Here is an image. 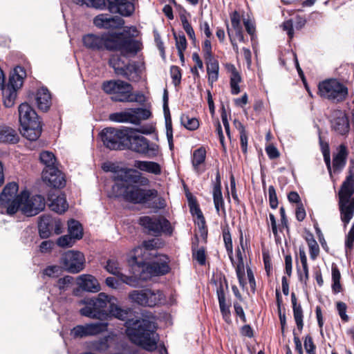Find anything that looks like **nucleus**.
Instances as JSON below:
<instances>
[{
  "mask_svg": "<svg viewBox=\"0 0 354 354\" xmlns=\"http://www.w3.org/2000/svg\"><path fill=\"white\" fill-rule=\"evenodd\" d=\"M78 304L84 306L80 310V315L91 319H102L111 315L125 320L131 313L130 309L121 308L116 297L104 292H100L96 297L81 299Z\"/></svg>",
  "mask_w": 354,
  "mask_h": 354,
  "instance_id": "obj_1",
  "label": "nucleus"
},
{
  "mask_svg": "<svg viewBox=\"0 0 354 354\" xmlns=\"http://www.w3.org/2000/svg\"><path fill=\"white\" fill-rule=\"evenodd\" d=\"M126 334L134 344L148 351L157 348L158 335L156 333V324L149 319H128L125 322Z\"/></svg>",
  "mask_w": 354,
  "mask_h": 354,
  "instance_id": "obj_2",
  "label": "nucleus"
},
{
  "mask_svg": "<svg viewBox=\"0 0 354 354\" xmlns=\"http://www.w3.org/2000/svg\"><path fill=\"white\" fill-rule=\"evenodd\" d=\"M18 112L22 136L30 141L37 140L41 136L42 129L36 111L28 103H22L18 108Z\"/></svg>",
  "mask_w": 354,
  "mask_h": 354,
  "instance_id": "obj_3",
  "label": "nucleus"
},
{
  "mask_svg": "<svg viewBox=\"0 0 354 354\" xmlns=\"http://www.w3.org/2000/svg\"><path fill=\"white\" fill-rule=\"evenodd\" d=\"M128 183L131 181L115 183L112 190L115 197H122L133 203H145L158 196V192L154 189H144L137 185L127 184Z\"/></svg>",
  "mask_w": 354,
  "mask_h": 354,
  "instance_id": "obj_4",
  "label": "nucleus"
},
{
  "mask_svg": "<svg viewBox=\"0 0 354 354\" xmlns=\"http://www.w3.org/2000/svg\"><path fill=\"white\" fill-rule=\"evenodd\" d=\"M153 131V129L151 127L146 129L142 127L139 130L128 129L126 140L129 142V149L149 158L156 157L158 153V146L155 143H151L146 138L136 133L140 132L144 134H150Z\"/></svg>",
  "mask_w": 354,
  "mask_h": 354,
  "instance_id": "obj_5",
  "label": "nucleus"
},
{
  "mask_svg": "<svg viewBox=\"0 0 354 354\" xmlns=\"http://www.w3.org/2000/svg\"><path fill=\"white\" fill-rule=\"evenodd\" d=\"M354 177L351 171L341 186L339 191V205L341 220L344 227L350 222L354 213Z\"/></svg>",
  "mask_w": 354,
  "mask_h": 354,
  "instance_id": "obj_6",
  "label": "nucleus"
},
{
  "mask_svg": "<svg viewBox=\"0 0 354 354\" xmlns=\"http://www.w3.org/2000/svg\"><path fill=\"white\" fill-rule=\"evenodd\" d=\"M102 89L105 93L113 95L112 100L117 102H134L143 97L140 93H133L131 84L120 80L104 82Z\"/></svg>",
  "mask_w": 354,
  "mask_h": 354,
  "instance_id": "obj_7",
  "label": "nucleus"
},
{
  "mask_svg": "<svg viewBox=\"0 0 354 354\" xmlns=\"http://www.w3.org/2000/svg\"><path fill=\"white\" fill-rule=\"evenodd\" d=\"M18 184L8 183L0 194V207L8 215H14L19 211L23 198V191L18 193Z\"/></svg>",
  "mask_w": 354,
  "mask_h": 354,
  "instance_id": "obj_8",
  "label": "nucleus"
},
{
  "mask_svg": "<svg viewBox=\"0 0 354 354\" xmlns=\"http://www.w3.org/2000/svg\"><path fill=\"white\" fill-rule=\"evenodd\" d=\"M318 93L324 99L338 103L346 100L348 88L337 80L330 79L319 84Z\"/></svg>",
  "mask_w": 354,
  "mask_h": 354,
  "instance_id": "obj_9",
  "label": "nucleus"
},
{
  "mask_svg": "<svg viewBox=\"0 0 354 354\" xmlns=\"http://www.w3.org/2000/svg\"><path fill=\"white\" fill-rule=\"evenodd\" d=\"M139 224L154 236H171L174 232V227L171 223L163 216H144L139 218Z\"/></svg>",
  "mask_w": 354,
  "mask_h": 354,
  "instance_id": "obj_10",
  "label": "nucleus"
},
{
  "mask_svg": "<svg viewBox=\"0 0 354 354\" xmlns=\"http://www.w3.org/2000/svg\"><path fill=\"white\" fill-rule=\"evenodd\" d=\"M104 171H110L114 173V178L118 182L131 181L134 184H139L142 186H147L149 185V180L142 175L136 169H129L127 167H119L114 165H104L102 167Z\"/></svg>",
  "mask_w": 354,
  "mask_h": 354,
  "instance_id": "obj_11",
  "label": "nucleus"
},
{
  "mask_svg": "<svg viewBox=\"0 0 354 354\" xmlns=\"http://www.w3.org/2000/svg\"><path fill=\"white\" fill-rule=\"evenodd\" d=\"M109 50H119L123 55H136L141 49V43L124 35L113 33Z\"/></svg>",
  "mask_w": 354,
  "mask_h": 354,
  "instance_id": "obj_12",
  "label": "nucleus"
},
{
  "mask_svg": "<svg viewBox=\"0 0 354 354\" xmlns=\"http://www.w3.org/2000/svg\"><path fill=\"white\" fill-rule=\"evenodd\" d=\"M44 198L41 195L30 196L28 191H23V198L19 207V211L27 216L38 214L45 208Z\"/></svg>",
  "mask_w": 354,
  "mask_h": 354,
  "instance_id": "obj_13",
  "label": "nucleus"
},
{
  "mask_svg": "<svg viewBox=\"0 0 354 354\" xmlns=\"http://www.w3.org/2000/svg\"><path fill=\"white\" fill-rule=\"evenodd\" d=\"M322 153L324 162L330 175L332 173H339L344 167L348 155L347 149L345 145H341L337 149V152L334 153L333 159V166L330 164V150L328 145L322 147Z\"/></svg>",
  "mask_w": 354,
  "mask_h": 354,
  "instance_id": "obj_14",
  "label": "nucleus"
},
{
  "mask_svg": "<svg viewBox=\"0 0 354 354\" xmlns=\"http://www.w3.org/2000/svg\"><path fill=\"white\" fill-rule=\"evenodd\" d=\"M60 264L68 272L76 274L84 270L85 258L79 251L69 250L62 255Z\"/></svg>",
  "mask_w": 354,
  "mask_h": 354,
  "instance_id": "obj_15",
  "label": "nucleus"
},
{
  "mask_svg": "<svg viewBox=\"0 0 354 354\" xmlns=\"http://www.w3.org/2000/svg\"><path fill=\"white\" fill-rule=\"evenodd\" d=\"M128 129L119 130L114 128H106L100 133L102 141L110 149H120L127 138Z\"/></svg>",
  "mask_w": 354,
  "mask_h": 354,
  "instance_id": "obj_16",
  "label": "nucleus"
},
{
  "mask_svg": "<svg viewBox=\"0 0 354 354\" xmlns=\"http://www.w3.org/2000/svg\"><path fill=\"white\" fill-rule=\"evenodd\" d=\"M107 324L103 322L77 325L71 330L73 338H83L98 335L106 330Z\"/></svg>",
  "mask_w": 354,
  "mask_h": 354,
  "instance_id": "obj_17",
  "label": "nucleus"
},
{
  "mask_svg": "<svg viewBox=\"0 0 354 354\" xmlns=\"http://www.w3.org/2000/svg\"><path fill=\"white\" fill-rule=\"evenodd\" d=\"M113 33H106L101 35L88 34L84 36L82 41L84 45L93 50H109V45L111 44Z\"/></svg>",
  "mask_w": 354,
  "mask_h": 354,
  "instance_id": "obj_18",
  "label": "nucleus"
},
{
  "mask_svg": "<svg viewBox=\"0 0 354 354\" xmlns=\"http://www.w3.org/2000/svg\"><path fill=\"white\" fill-rule=\"evenodd\" d=\"M332 129L340 135H345L349 131V122L344 112L341 110H334L330 115Z\"/></svg>",
  "mask_w": 354,
  "mask_h": 354,
  "instance_id": "obj_19",
  "label": "nucleus"
},
{
  "mask_svg": "<svg viewBox=\"0 0 354 354\" xmlns=\"http://www.w3.org/2000/svg\"><path fill=\"white\" fill-rule=\"evenodd\" d=\"M55 227V232L57 234H60L62 232L59 229L60 222L54 219L49 215H44L40 218L39 222V232L41 238L45 239L50 236L53 227Z\"/></svg>",
  "mask_w": 354,
  "mask_h": 354,
  "instance_id": "obj_20",
  "label": "nucleus"
},
{
  "mask_svg": "<svg viewBox=\"0 0 354 354\" xmlns=\"http://www.w3.org/2000/svg\"><path fill=\"white\" fill-rule=\"evenodd\" d=\"M42 179L47 185L54 188L63 187L66 183L62 173L56 167L44 169Z\"/></svg>",
  "mask_w": 354,
  "mask_h": 354,
  "instance_id": "obj_21",
  "label": "nucleus"
},
{
  "mask_svg": "<svg viewBox=\"0 0 354 354\" xmlns=\"http://www.w3.org/2000/svg\"><path fill=\"white\" fill-rule=\"evenodd\" d=\"M76 283L85 292L95 293L101 290L98 280L91 274H84L78 276Z\"/></svg>",
  "mask_w": 354,
  "mask_h": 354,
  "instance_id": "obj_22",
  "label": "nucleus"
},
{
  "mask_svg": "<svg viewBox=\"0 0 354 354\" xmlns=\"http://www.w3.org/2000/svg\"><path fill=\"white\" fill-rule=\"evenodd\" d=\"M93 23L98 28L109 29L120 27L124 24V21L118 16L112 17L108 14H100L94 18Z\"/></svg>",
  "mask_w": 354,
  "mask_h": 354,
  "instance_id": "obj_23",
  "label": "nucleus"
},
{
  "mask_svg": "<svg viewBox=\"0 0 354 354\" xmlns=\"http://www.w3.org/2000/svg\"><path fill=\"white\" fill-rule=\"evenodd\" d=\"M230 20L231 27L227 26L229 38L232 39L233 37H236L239 41L243 42L244 37L239 14L236 11L232 12Z\"/></svg>",
  "mask_w": 354,
  "mask_h": 354,
  "instance_id": "obj_24",
  "label": "nucleus"
},
{
  "mask_svg": "<svg viewBox=\"0 0 354 354\" xmlns=\"http://www.w3.org/2000/svg\"><path fill=\"white\" fill-rule=\"evenodd\" d=\"M143 68L142 64H139L136 62H129L126 64L120 75L129 81L138 82L141 77Z\"/></svg>",
  "mask_w": 354,
  "mask_h": 354,
  "instance_id": "obj_25",
  "label": "nucleus"
},
{
  "mask_svg": "<svg viewBox=\"0 0 354 354\" xmlns=\"http://www.w3.org/2000/svg\"><path fill=\"white\" fill-rule=\"evenodd\" d=\"M205 158L206 150L204 147H200L194 151L192 157V165L194 171L198 174L203 173L205 170Z\"/></svg>",
  "mask_w": 354,
  "mask_h": 354,
  "instance_id": "obj_26",
  "label": "nucleus"
},
{
  "mask_svg": "<svg viewBox=\"0 0 354 354\" xmlns=\"http://www.w3.org/2000/svg\"><path fill=\"white\" fill-rule=\"evenodd\" d=\"M133 166L137 169L155 176L160 175L162 171L161 165L153 161L135 160Z\"/></svg>",
  "mask_w": 354,
  "mask_h": 354,
  "instance_id": "obj_27",
  "label": "nucleus"
},
{
  "mask_svg": "<svg viewBox=\"0 0 354 354\" xmlns=\"http://www.w3.org/2000/svg\"><path fill=\"white\" fill-rule=\"evenodd\" d=\"M146 269L152 275H163L169 271L167 258L162 257V259L155 261L147 266Z\"/></svg>",
  "mask_w": 354,
  "mask_h": 354,
  "instance_id": "obj_28",
  "label": "nucleus"
},
{
  "mask_svg": "<svg viewBox=\"0 0 354 354\" xmlns=\"http://www.w3.org/2000/svg\"><path fill=\"white\" fill-rule=\"evenodd\" d=\"M48 199L50 202L48 205L50 209L58 214L64 213L68 207L64 195L56 196L54 194H50Z\"/></svg>",
  "mask_w": 354,
  "mask_h": 354,
  "instance_id": "obj_29",
  "label": "nucleus"
},
{
  "mask_svg": "<svg viewBox=\"0 0 354 354\" xmlns=\"http://www.w3.org/2000/svg\"><path fill=\"white\" fill-rule=\"evenodd\" d=\"M35 101L39 109L46 111L51 104V95L46 88H41L37 90L35 95Z\"/></svg>",
  "mask_w": 354,
  "mask_h": 354,
  "instance_id": "obj_30",
  "label": "nucleus"
},
{
  "mask_svg": "<svg viewBox=\"0 0 354 354\" xmlns=\"http://www.w3.org/2000/svg\"><path fill=\"white\" fill-rule=\"evenodd\" d=\"M225 68L227 71L230 73L231 92L233 95H237L241 91L239 84L241 81V77L234 65L227 64Z\"/></svg>",
  "mask_w": 354,
  "mask_h": 354,
  "instance_id": "obj_31",
  "label": "nucleus"
},
{
  "mask_svg": "<svg viewBox=\"0 0 354 354\" xmlns=\"http://www.w3.org/2000/svg\"><path fill=\"white\" fill-rule=\"evenodd\" d=\"M18 140L19 136L15 129L6 125H0V142L16 143Z\"/></svg>",
  "mask_w": 354,
  "mask_h": 354,
  "instance_id": "obj_32",
  "label": "nucleus"
},
{
  "mask_svg": "<svg viewBox=\"0 0 354 354\" xmlns=\"http://www.w3.org/2000/svg\"><path fill=\"white\" fill-rule=\"evenodd\" d=\"M133 113L132 109H126L124 111L111 114L109 119L116 122H129L134 124L136 117L133 115Z\"/></svg>",
  "mask_w": 354,
  "mask_h": 354,
  "instance_id": "obj_33",
  "label": "nucleus"
},
{
  "mask_svg": "<svg viewBox=\"0 0 354 354\" xmlns=\"http://www.w3.org/2000/svg\"><path fill=\"white\" fill-rule=\"evenodd\" d=\"M26 71L22 67H15L10 77L8 84L11 86H14L15 88H19L22 86L23 80L26 77Z\"/></svg>",
  "mask_w": 354,
  "mask_h": 354,
  "instance_id": "obj_34",
  "label": "nucleus"
},
{
  "mask_svg": "<svg viewBox=\"0 0 354 354\" xmlns=\"http://www.w3.org/2000/svg\"><path fill=\"white\" fill-rule=\"evenodd\" d=\"M26 71L22 67H15L10 77L8 84L11 86H14L15 88H19L22 86L23 80L26 77Z\"/></svg>",
  "mask_w": 354,
  "mask_h": 354,
  "instance_id": "obj_35",
  "label": "nucleus"
},
{
  "mask_svg": "<svg viewBox=\"0 0 354 354\" xmlns=\"http://www.w3.org/2000/svg\"><path fill=\"white\" fill-rule=\"evenodd\" d=\"M26 71L22 67H15L10 77L8 84L11 86H14L15 88H19L22 86L23 80L26 77Z\"/></svg>",
  "mask_w": 354,
  "mask_h": 354,
  "instance_id": "obj_36",
  "label": "nucleus"
},
{
  "mask_svg": "<svg viewBox=\"0 0 354 354\" xmlns=\"http://www.w3.org/2000/svg\"><path fill=\"white\" fill-rule=\"evenodd\" d=\"M3 104L6 107H11L15 104L17 97V91L18 88L11 86L10 84L7 87L3 86Z\"/></svg>",
  "mask_w": 354,
  "mask_h": 354,
  "instance_id": "obj_37",
  "label": "nucleus"
},
{
  "mask_svg": "<svg viewBox=\"0 0 354 354\" xmlns=\"http://www.w3.org/2000/svg\"><path fill=\"white\" fill-rule=\"evenodd\" d=\"M217 296L223 317L226 322H228L230 316L229 306L226 304L225 292L222 287L217 290Z\"/></svg>",
  "mask_w": 354,
  "mask_h": 354,
  "instance_id": "obj_38",
  "label": "nucleus"
},
{
  "mask_svg": "<svg viewBox=\"0 0 354 354\" xmlns=\"http://www.w3.org/2000/svg\"><path fill=\"white\" fill-rule=\"evenodd\" d=\"M229 256L232 264L235 266L236 273L239 279V284L243 288L245 285V282L244 280L245 266L243 257H240L237 263H235L232 257V254H230Z\"/></svg>",
  "mask_w": 354,
  "mask_h": 354,
  "instance_id": "obj_39",
  "label": "nucleus"
},
{
  "mask_svg": "<svg viewBox=\"0 0 354 354\" xmlns=\"http://www.w3.org/2000/svg\"><path fill=\"white\" fill-rule=\"evenodd\" d=\"M68 231L71 236L76 239H80L83 235V230L81 224L74 219L68 222Z\"/></svg>",
  "mask_w": 354,
  "mask_h": 354,
  "instance_id": "obj_40",
  "label": "nucleus"
},
{
  "mask_svg": "<svg viewBox=\"0 0 354 354\" xmlns=\"http://www.w3.org/2000/svg\"><path fill=\"white\" fill-rule=\"evenodd\" d=\"M147 289L133 290L129 294V298L139 305L147 306Z\"/></svg>",
  "mask_w": 354,
  "mask_h": 354,
  "instance_id": "obj_41",
  "label": "nucleus"
},
{
  "mask_svg": "<svg viewBox=\"0 0 354 354\" xmlns=\"http://www.w3.org/2000/svg\"><path fill=\"white\" fill-rule=\"evenodd\" d=\"M39 159L45 166V169L55 168L56 158L55 155L48 151L41 152Z\"/></svg>",
  "mask_w": 354,
  "mask_h": 354,
  "instance_id": "obj_42",
  "label": "nucleus"
},
{
  "mask_svg": "<svg viewBox=\"0 0 354 354\" xmlns=\"http://www.w3.org/2000/svg\"><path fill=\"white\" fill-rule=\"evenodd\" d=\"M147 306H154L157 305L162 299L163 294L159 290H152L147 289Z\"/></svg>",
  "mask_w": 354,
  "mask_h": 354,
  "instance_id": "obj_43",
  "label": "nucleus"
},
{
  "mask_svg": "<svg viewBox=\"0 0 354 354\" xmlns=\"http://www.w3.org/2000/svg\"><path fill=\"white\" fill-rule=\"evenodd\" d=\"M109 65L114 69L118 75H120L126 65L124 62L118 55H113L109 61Z\"/></svg>",
  "mask_w": 354,
  "mask_h": 354,
  "instance_id": "obj_44",
  "label": "nucleus"
},
{
  "mask_svg": "<svg viewBox=\"0 0 354 354\" xmlns=\"http://www.w3.org/2000/svg\"><path fill=\"white\" fill-rule=\"evenodd\" d=\"M354 243V224L352 225L345 241V252L348 258L353 255V247Z\"/></svg>",
  "mask_w": 354,
  "mask_h": 354,
  "instance_id": "obj_45",
  "label": "nucleus"
},
{
  "mask_svg": "<svg viewBox=\"0 0 354 354\" xmlns=\"http://www.w3.org/2000/svg\"><path fill=\"white\" fill-rule=\"evenodd\" d=\"M340 278L341 274L339 270H338L336 266H332V280L333 285L332 289L334 293H338L341 291V284H340Z\"/></svg>",
  "mask_w": 354,
  "mask_h": 354,
  "instance_id": "obj_46",
  "label": "nucleus"
},
{
  "mask_svg": "<svg viewBox=\"0 0 354 354\" xmlns=\"http://www.w3.org/2000/svg\"><path fill=\"white\" fill-rule=\"evenodd\" d=\"M147 252L145 250V247L142 245L135 248L131 252V257L133 261L137 263H142V260L147 259L145 257Z\"/></svg>",
  "mask_w": 354,
  "mask_h": 354,
  "instance_id": "obj_47",
  "label": "nucleus"
},
{
  "mask_svg": "<svg viewBox=\"0 0 354 354\" xmlns=\"http://www.w3.org/2000/svg\"><path fill=\"white\" fill-rule=\"evenodd\" d=\"M181 124L187 129L194 131L199 127V122L195 118H189L187 115H182L180 117Z\"/></svg>",
  "mask_w": 354,
  "mask_h": 354,
  "instance_id": "obj_48",
  "label": "nucleus"
},
{
  "mask_svg": "<svg viewBox=\"0 0 354 354\" xmlns=\"http://www.w3.org/2000/svg\"><path fill=\"white\" fill-rule=\"evenodd\" d=\"M132 109L133 111V114L136 117L135 124H138L141 120H147L151 117V113L147 109L136 108Z\"/></svg>",
  "mask_w": 354,
  "mask_h": 354,
  "instance_id": "obj_49",
  "label": "nucleus"
},
{
  "mask_svg": "<svg viewBox=\"0 0 354 354\" xmlns=\"http://www.w3.org/2000/svg\"><path fill=\"white\" fill-rule=\"evenodd\" d=\"M106 270L111 274L119 276L120 274V266L116 259H109L104 266Z\"/></svg>",
  "mask_w": 354,
  "mask_h": 354,
  "instance_id": "obj_50",
  "label": "nucleus"
},
{
  "mask_svg": "<svg viewBox=\"0 0 354 354\" xmlns=\"http://www.w3.org/2000/svg\"><path fill=\"white\" fill-rule=\"evenodd\" d=\"M75 3L95 8H101L105 5L104 0H72Z\"/></svg>",
  "mask_w": 354,
  "mask_h": 354,
  "instance_id": "obj_51",
  "label": "nucleus"
},
{
  "mask_svg": "<svg viewBox=\"0 0 354 354\" xmlns=\"http://www.w3.org/2000/svg\"><path fill=\"white\" fill-rule=\"evenodd\" d=\"M62 266L53 265L46 267L43 270V274L49 277H57L62 272Z\"/></svg>",
  "mask_w": 354,
  "mask_h": 354,
  "instance_id": "obj_52",
  "label": "nucleus"
},
{
  "mask_svg": "<svg viewBox=\"0 0 354 354\" xmlns=\"http://www.w3.org/2000/svg\"><path fill=\"white\" fill-rule=\"evenodd\" d=\"M294 318L299 330H301L304 326L303 323V310L300 305L293 306Z\"/></svg>",
  "mask_w": 354,
  "mask_h": 354,
  "instance_id": "obj_53",
  "label": "nucleus"
},
{
  "mask_svg": "<svg viewBox=\"0 0 354 354\" xmlns=\"http://www.w3.org/2000/svg\"><path fill=\"white\" fill-rule=\"evenodd\" d=\"M307 241L309 248L310 257L313 260H315L319 253V245L313 238L308 239Z\"/></svg>",
  "mask_w": 354,
  "mask_h": 354,
  "instance_id": "obj_54",
  "label": "nucleus"
},
{
  "mask_svg": "<svg viewBox=\"0 0 354 354\" xmlns=\"http://www.w3.org/2000/svg\"><path fill=\"white\" fill-rule=\"evenodd\" d=\"M183 27L189 39L195 43L196 41L194 30L185 17H181Z\"/></svg>",
  "mask_w": 354,
  "mask_h": 354,
  "instance_id": "obj_55",
  "label": "nucleus"
},
{
  "mask_svg": "<svg viewBox=\"0 0 354 354\" xmlns=\"http://www.w3.org/2000/svg\"><path fill=\"white\" fill-rule=\"evenodd\" d=\"M75 240L77 239L68 234V235L60 236L57 241V244L62 248L71 247L74 244Z\"/></svg>",
  "mask_w": 354,
  "mask_h": 354,
  "instance_id": "obj_56",
  "label": "nucleus"
},
{
  "mask_svg": "<svg viewBox=\"0 0 354 354\" xmlns=\"http://www.w3.org/2000/svg\"><path fill=\"white\" fill-rule=\"evenodd\" d=\"M239 129L240 132L241 147L242 151L245 153L248 149V136L244 127L241 124H240Z\"/></svg>",
  "mask_w": 354,
  "mask_h": 354,
  "instance_id": "obj_57",
  "label": "nucleus"
},
{
  "mask_svg": "<svg viewBox=\"0 0 354 354\" xmlns=\"http://www.w3.org/2000/svg\"><path fill=\"white\" fill-rule=\"evenodd\" d=\"M205 63L207 65V73H214L218 72L219 66L217 60L214 59V57H211L209 58H205Z\"/></svg>",
  "mask_w": 354,
  "mask_h": 354,
  "instance_id": "obj_58",
  "label": "nucleus"
},
{
  "mask_svg": "<svg viewBox=\"0 0 354 354\" xmlns=\"http://www.w3.org/2000/svg\"><path fill=\"white\" fill-rule=\"evenodd\" d=\"M170 74L175 86L180 84L181 80V73L179 67L172 66L170 68Z\"/></svg>",
  "mask_w": 354,
  "mask_h": 354,
  "instance_id": "obj_59",
  "label": "nucleus"
},
{
  "mask_svg": "<svg viewBox=\"0 0 354 354\" xmlns=\"http://www.w3.org/2000/svg\"><path fill=\"white\" fill-rule=\"evenodd\" d=\"M176 39V46L178 51L185 50L187 48V41L184 35H176L174 34Z\"/></svg>",
  "mask_w": 354,
  "mask_h": 354,
  "instance_id": "obj_60",
  "label": "nucleus"
},
{
  "mask_svg": "<svg viewBox=\"0 0 354 354\" xmlns=\"http://www.w3.org/2000/svg\"><path fill=\"white\" fill-rule=\"evenodd\" d=\"M270 205L272 208L275 209L278 205V200L274 187L270 185L268 187Z\"/></svg>",
  "mask_w": 354,
  "mask_h": 354,
  "instance_id": "obj_61",
  "label": "nucleus"
},
{
  "mask_svg": "<svg viewBox=\"0 0 354 354\" xmlns=\"http://www.w3.org/2000/svg\"><path fill=\"white\" fill-rule=\"evenodd\" d=\"M193 258L196 259L201 265H204L206 260L205 249L203 248H201L196 252H194Z\"/></svg>",
  "mask_w": 354,
  "mask_h": 354,
  "instance_id": "obj_62",
  "label": "nucleus"
},
{
  "mask_svg": "<svg viewBox=\"0 0 354 354\" xmlns=\"http://www.w3.org/2000/svg\"><path fill=\"white\" fill-rule=\"evenodd\" d=\"M304 348L308 354L315 352L316 346L313 343V338L309 335L305 337Z\"/></svg>",
  "mask_w": 354,
  "mask_h": 354,
  "instance_id": "obj_63",
  "label": "nucleus"
},
{
  "mask_svg": "<svg viewBox=\"0 0 354 354\" xmlns=\"http://www.w3.org/2000/svg\"><path fill=\"white\" fill-rule=\"evenodd\" d=\"M208 39L209 38H207V39H205L204 41L203 46H202L204 59L213 57L212 52L211 41Z\"/></svg>",
  "mask_w": 354,
  "mask_h": 354,
  "instance_id": "obj_64",
  "label": "nucleus"
}]
</instances>
